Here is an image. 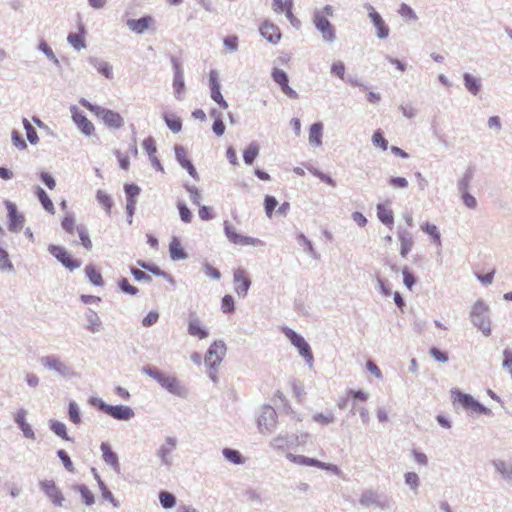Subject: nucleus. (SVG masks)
<instances>
[{
	"instance_id": "obj_62",
	"label": "nucleus",
	"mask_w": 512,
	"mask_h": 512,
	"mask_svg": "<svg viewBox=\"0 0 512 512\" xmlns=\"http://www.w3.org/2000/svg\"><path fill=\"white\" fill-rule=\"evenodd\" d=\"M124 189L127 199H135V197L140 193V188L135 184H126Z\"/></svg>"
},
{
	"instance_id": "obj_41",
	"label": "nucleus",
	"mask_w": 512,
	"mask_h": 512,
	"mask_svg": "<svg viewBox=\"0 0 512 512\" xmlns=\"http://www.w3.org/2000/svg\"><path fill=\"white\" fill-rule=\"evenodd\" d=\"M259 153L258 146L251 144L243 153V159L246 164L251 165Z\"/></svg>"
},
{
	"instance_id": "obj_42",
	"label": "nucleus",
	"mask_w": 512,
	"mask_h": 512,
	"mask_svg": "<svg viewBox=\"0 0 512 512\" xmlns=\"http://www.w3.org/2000/svg\"><path fill=\"white\" fill-rule=\"evenodd\" d=\"M421 229L427 234H429L436 244H441L440 233L434 224L425 223L421 226Z\"/></svg>"
},
{
	"instance_id": "obj_45",
	"label": "nucleus",
	"mask_w": 512,
	"mask_h": 512,
	"mask_svg": "<svg viewBox=\"0 0 512 512\" xmlns=\"http://www.w3.org/2000/svg\"><path fill=\"white\" fill-rule=\"evenodd\" d=\"M68 42L77 50L85 46L84 37L80 33H71L68 35Z\"/></svg>"
},
{
	"instance_id": "obj_16",
	"label": "nucleus",
	"mask_w": 512,
	"mask_h": 512,
	"mask_svg": "<svg viewBox=\"0 0 512 512\" xmlns=\"http://www.w3.org/2000/svg\"><path fill=\"white\" fill-rule=\"evenodd\" d=\"M260 34L270 43L277 44L281 39V31L272 22L264 21L259 28Z\"/></svg>"
},
{
	"instance_id": "obj_19",
	"label": "nucleus",
	"mask_w": 512,
	"mask_h": 512,
	"mask_svg": "<svg viewBox=\"0 0 512 512\" xmlns=\"http://www.w3.org/2000/svg\"><path fill=\"white\" fill-rule=\"evenodd\" d=\"M273 80L281 86V89L285 95L290 98H296V92L288 85L287 74L280 69H274L272 72Z\"/></svg>"
},
{
	"instance_id": "obj_32",
	"label": "nucleus",
	"mask_w": 512,
	"mask_h": 512,
	"mask_svg": "<svg viewBox=\"0 0 512 512\" xmlns=\"http://www.w3.org/2000/svg\"><path fill=\"white\" fill-rule=\"evenodd\" d=\"M96 198L99 204L105 209L106 213L110 214L113 206L111 196L104 190H98L96 193Z\"/></svg>"
},
{
	"instance_id": "obj_17",
	"label": "nucleus",
	"mask_w": 512,
	"mask_h": 512,
	"mask_svg": "<svg viewBox=\"0 0 512 512\" xmlns=\"http://www.w3.org/2000/svg\"><path fill=\"white\" fill-rule=\"evenodd\" d=\"M368 11L369 18L377 29V36L381 39L387 38L390 30L381 15L372 6L368 7Z\"/></svg>"
},
{
	"instance_id": "obj_44",
	"label": "nucleus",
	"mask_w": 512,
	"mask_h": 512,
	"mask_svg": "<svg viewBox=\"0 0 512 512\" xmlns=\"http://www.w3.org/2000/svg\"><path fill=\"white\" fill-rule=\"evenodd\" d=\"M221 309L224 313L230 314L235 310L234 299L231 295H225L221 301Z\"/></svg>"
},
{
	"instance_id": "obj_1",
	"label": "nucleus",
	"mask_w": 512,
	"mask_h": 512,
	"mask_svg": "<svg viewBox=\"0 0 512 512\" xmlns=\"http://www.w3.org/2000/svg\"><path fill=\"white\" fill-rule=\"evenodd\" d=\"M80 104L83 107L87 108L95 116L100 118L108 128L120 129L121 127H123L124 119L120 115V113L110 109L102 108L97 105H93L85 99H81Z\"/></svg>"
},
{
	"instance_id": "obj_12",
	"label": "nucleus",
	"mask_w": 512,
	"mask_h": 512,
	"mask_svg": "<svg viewBox=\"0 0 512 512\" xmlns=\"http://www.w3.org/2000/svg\"><path fill=\"white\" fill-rule=\"evenodd\" d=\"M234 290L240 297H245L251 285V280L248 273L242 269L237 268L233 273Z\"/></svg>"
},
{
	"instance_id": "obj_29",
	"label": "nucleus",
	"mask_w": 512,
	"mask_h": 512,
	"mask_svg": "<svg viewBox=\"0 0 512 512\" xmlns=\"http://www.w3.org/2000/svg\"><path fill=\"white\" fill-rule=\"evenodd\" d=\"M293 0H273V9L277 13H285L287 18H292Z\"/></svg>"
},
{
	"instance_id": "obj_46",
	"label": "nucleus",
	"mask_w": 512,
	"mask_h": 512,
	"mask_svg": "<svg viewBox=\"0 0 512 512\" xmlns=\"http://www.w3.org/2000/svg\"><path fill=\"white\" fill-rule=\"evenodd\" d=\"M223 455L225 456V458L228 461H230V462H232L234 464H241L243 462L240 453L238 451H236V450L225 448L223 450Z\"/></svg>"
},
{
	"instance_id": "obj_57",
	"label": "nucleus",
	"mask_w": 512,
	"mask_h": 512,
	"mask_svg": "<svg viewBox=\"0 0 512 512\" xmlns=\"http://www.w3.org/2000/svg\"><path fill=\"white\" fill-rule=\"evenodd\" d=\"M118 162H119V165L120 167L123 169V170H128L129 167H130V161H129V157L127 154H124L122 153L121 151L119 150H116L114 152Z\"/></svg>"
},
{
	"instance_id": "obj_25",
	"label": "nucleus",
	"mask_w": 512,
	"mask_h": 512,
	"mask_svg": "<svg viewBox=\"0 0 512 512\" xmlns=\"http://www.w3.org/2000/svg\"><path fill=\"white\" fill-rule=\"evenodd\" d=\"M377 216L383 224L389 227H391L394 223L393 211L390 208H388L385 204L377 205Z\"/></svg>"
},
{
	"instance_id": "obj_63",
	"label": "nucleus",
	"mask_w": 512,
	"mask_h": 512,
	"mask_svg": "<svg viewBox=\"0 0 512 512\" xmlns=\"http://www.w3.org/2000/svg\"><path fill=\"white\" fill-rule=\"evenodd\" d=\"M403 281L408 289H411L416 281L414 275L407 268L403 269Z\"/></svg>"
},
{
	"instance_id": "obj_21",
	"label": "nucleus",
	"mask_w": 512,
	"mask_h": 512,
	"mask_svg": "<svg viewBox=\"0 0 512 512\" xmlns=\"http://www.w3.org/2000/svg\"><path fill=\"white\" fill-rule=\"evenodd\" d=\"M154 24V19L152 16H144L140 19H132L128 20V27L137 34L144 33L147 29L151 28Z\"/></svg>"
},
{
	"instance_id": "obj_39",
	"label": "nucleus",
	"mask_w": 512,
	"mask_h": 512,
	"mask_svg": "<svg viewBox=\"0 0 512 512\" xmlns=\"http://www.w3.org/2000/svg\"><path fill=\"white\" fill-rule=\"evenodd\" d=\"M400 255L406 257L413 247V240L409 236L400 235Z\"/></svg>"
},
{
	"instance_id": "obj_40",
	"label": "nucleus",
	"mask_w": 512,
	"mask_h": 512,
	"mask_svg": "<svg viewBox=\"0 0 512 512\" xmlns=\"http://www.w3.org/2000/svg\"><path fill=\"white\" fill-rule=\"evenodd\" d=\"M50 428L51 430L56 434L58 435L59 437H61L62 439L66 440V441H69L70 438L67 434V429H66V426L64 423L60 422V421H53L50 425Z\"/></svg>"
},
{
	"instance_id": "obj_22",
	"label": "nucleus",
	"mask_w": 512,
	"mask_h": 512,
	"mask_svg": "<svg viewBox=\"0 0 512 512\" xmlns=\"http://www.w3.org/2000/svg\"><path fill=\"white\" fill-rule=\"evenodd\" d=\"M287 458L291 462L297 463V464H300V465L314 466V467H318V468H321V469H327V470L332 468L331 466H328L325 463L320 462V461H318L316 459L308 458V457L301 456V455H294V454L289 453L287 455Z\"/></svg>"
},
{
	"instance_id": "obj_36",
	"label": "nucleus",
	"mask_w": 512,
	"mask_h": 512,
	"mask_svg": "<svg viewBox=\"0 0 512 512\" xmlns=\"http://www.w3.org/2000/svg\"><path fill=\"white\" fill-rule=\"evenodd\" d=\"M61 226L66 233L73 235L74 233H77V228H79L80 225L76 224L75 219L72 216L67 215L63 218Z\"/></svg>"
},
{
	"instance_id": "obj_52",
	"label": "nucleus",
	"mask_w": 512,
	"mask_h": 512,
	"mask_svg": "<svg viewBox=\"0 0 512 512\" xmlns=\"http://www.w3.org/2000/svg\"><path fill=\"white\" fill-rule=\"evenodd\" d=\"M497 470L505 477H512V464L504 461H499L496 464Z\"/></svg>"
},
{
	"instance_id": "obj_48",
	"label": "nucleus",
	"mask_w": 512,
	"mask_h": 512,
	"mask_svg": "<svg viewBox=\"0 0 512 512\" xmlns=\"http://www.w3.org/2000/svg\"><path fill=\"white\" fill-rule=\"evenodd\" d=\"M278 202L275 197L267 195L264 200L265 212L268 217H272Z\"/></svg>"
},
{
	"instance_id": "obj_24",
	"label": "nucleus",
	"mask_w": 512,
	"mask_h": 512,
	"mask_svg": "<svg viewBox=\"0 0 512 512\" xmlns=\"http://www.w3.org/2000/svg\"><path fill=\"white\" fill-rule=\"evenodd\" d=\"M85 274L89 281L95 286H103L104 279L102 277L101 272L96 268V266L92 264H88L85 266Z\"/></svg>"
},
{
	"instance_id": "obj_61",
	"label": "nucleus",
	"mask_w": 512,
	"mask_h": 512,
	"mask_svg": "<svg viewBox=\"0 0 512 512\" xmlns=\"http://www.w3.org/2000/svg\"><path fill=\"white\" fill-rule=\"evenodd\" d=\"M405 482L407 485H409L412 489H416L419 484V478L418 475L414 472H408L405 474Z\"/></svg>"
},
{
	"instance_id": "obj_58",
	"label": "nucleus",
	"mask_w": 512,
	"mask_h": 512,
	"mask_svg": "<svg viewBox=\"0 0 512 512\" xmlns=\"http://www.w3.org/2000/svg\"><path fill=\"white\" fill-rule=\"evenodd\" d=\"M79 491L86 505H92L94 503V495L86 486H80Z\"/></svg>"
},
{
	"instance_id": "obj_14",
	"label": "nucleus",
	"mask_w": 512,
	"mask_h": 512,
	"mask_svg": "<svg viewBox=\"0 0 512 512\" xmlns=\"http://www.w3.org/2000/svg\"><path fill=\"white\" fill-rule=\"evenodd\" d=\"M6 209L8 212V228L12 232H19L25 222L23 214L17 211V207L12 202H6Z\"/></svg>"
},
{
	"instance_id": "obj_50",
	"label": "nucleus",
	"mask_w": 512,
	"mask_h": 512,
	"mask_svg": "<svg viewBox=\"0 0 512 512\" xmlns=\"http://www.w3.org/2000/svg\"><path fill=\"white\" fill-rule=\"evenodd\" d=\"M69 418L74 424H79L81 422L80 411L76 403H69Z\"/></svg>"
},
{
	"instance_id": "obj_49",
	"label": "nucleus",
	"mask_w": 512,
	"mask_h": 512,
	"mask_svg": "<svg viewBox=\"0 0 512 512\" xmlns=\"http://www.w3.org/2000/svg\"><path fill=\"white\" fill-rule=\"evenodd\" d=\"M177 207L181 220L185 223H190L192 221V213L189 208L183 202H179Z\"/></svg>"
},
{
	"instance_id": "obj_56",
	"label": "nucleus",
	"mask_w": 512,
	"mask_h": 512,
	"mask_svg": "<svg viewBox=\"0 0 512 512\" xmlns=\"http://www.w3.org/2000/svg\"><path fill=\"white\" fill-rule=\"evenodd\" d=\"M372 141L374 145L379 146L383 150H387L388 142L380 131H376L373 134Z\"/></svg>"
},
{
	"instance_id": "obj_30",
	"label": "nucleus",
	"mask_w": 512,
	"mask_h": 512,
	"mask_svg": "<svg viewBox=\"0 0 512 512\" xmlns=\"http://www.w3.org/2000/svg\"><path fill=\"white\" fill-rule=\"evenodd\" d=\"M101 451H102V454H103V459H104V461L107 464L111 465L114 468L118 467V465H119L118 457H117L116 453H114L111 450V448L109 447L108 444L102 443L101 444Z\"/></svg>"
},
{
	"instance_id": "obj_2",
	"label": "nucleus",
	"mask_w": 512,
	"mask_h": 512,
	"mask_svg": "<svg viewBox=\"0 0 512 512\" xmlns=\"http://www.w3.org/2000/svg\"><path fill=\"white\" fill-rule=\"evenodd\" d=\"M489 307L482 301L478 300L473 305L470 317L475 326H477L486 336L491 333L490 320L487 316Z\"/></svg>"
},
{
	"instance_id": "obj_53",
	"label": "nucleus",
	"mask_w": 512,
	"mask_h": 512,
	"mask_svg": "<svg viewBox=\"0 0 512 512\" xmlns=\"http://www.w3.org/2000/svg\"><path fill=\"white\" fill-rule=\"evenodd\" d=\"M399 14L408 20H416L417 19V16L414 13L413 9L405 3L401 4V6L399 8Z\"/></svg>"
},
{
	"instance_id": "obj_59",
	"label": "nucleus",
	"mask_w": 512,
	"mask_h": 512,
	"mask_svg": "<svg viewBox=\"0 0 512 512\" xmlns=\"http://www.w3.org/2000/svg\"><path fill=\"white\" fill-rule=\"evenodd\" d=\"M119 286L123 292L131 295H135L138 292V289L135 286L131 285L126 278L120 280Z\"/></svg>"
},
{
	"instance_id": "obj_20",
	"label": "nucleus",
	"mask_w": 512,
	"mask_h": 512,
	"mask_svg": "<svg viewBox=\"0 0 512 512\" xmlns=\"http://www.w3.org/2000/svg\"><path fill=\"white\" fill-rule=\"evenodd\" d=\"M188 333L189 335L196 337L200 340L205 339L209 336L208 330L202 325L201 321L194 315L190 316L188 322Z\"/></svg>"
},
{
	"instance_id": "obj_31",
	"label": "nucleus",
	"mask_w": 512,
	"mask_h": 512,
	"mask_svg": "<svg viewBox=\"0 0 512 512\" xmlns=\"http://www.w3.org/2000/svg\"><path fill=\"white\" fill-rule=\"evenodd\" d=\"M36 194H37L38 199L41 202L43 208L47 212L54 214V212H55L54 204L51 201V199L49 198V196L46 194V192L41 187H37Z\"/></svg>"
},
{
	"instance_id": "obj_9",
	"label": "nucleus",
	"mask_w": 512,
	"mask_h": 512,
	"mask_svg": "<svg viewBox=\"0 0 512 512\" xmlns=\"http://www.w3.org/2000/svg\"><path fill=\"white\" fill-rule=\"evenodd\" d=\"M99 409L117 420H129L134 416L133 410L124 405L112 406L100 401Z\"/></svg>"
},
{
	"instance_id": "obj_13",
	"label": "nucleus",
	"mask_w": 512,
	"mask_h": 512,
	"mask_svg": "<svg viewBox=\"0 0 512 512\" xmlns=\"http://www.w3.org/2000/svg\"><path fill=\"white\" fill-rule=\"evenodd\" d=\"M39 485L55 506H62L64 496L53 480H42L39 482Z\"/></svg>"
},
{
	"instance_id": "obj_5",
	"label": "nucleus",
	"mask_w": 512,
	"mask_h": 512,
	"mask_svg": "<svg viewBox=\"0 0 512 512\" xmlns=\"http://www.w3.org/2000/svg\"><path fill=\"white\" fill-rule=\"evenodd\" d=\"M224 232L228 240L234 245L257 246L261 243L260 240L256 238L238 233L236 227L228 221H224Z\"/></svg>"
},
{
	"instance_id": "obj_10",
	"label": "nucleus",
	"mask_w": 512,
	"mask_h": 512,
	"mask_svg": "<svg viewBox=\"0 0 512 512\" xmlns=\"http://www.w3.org/2000/svg\"><path fill=\"white\" fill-rule=\"evenodd\" d=\"M277 424V413L271 406L263 408L258 418V428L261 433L271 432Z\"/></svg>"
},
{
	"instance_id": "obj_27",
	"label": "nucleus",
	"mask_w": 512,
	"mask_h": 512,
	"mask_svg": "<svg viewBox=\"0 0 512 512\" xmlns=\"http://www.w3.org/2000/svg\"><path fill=\"white\" fill-rule=\"evenodd\" d=\"M170 256L173 260H181L187 257L181 242L177 238H173L169 244Z\"/></svg>"
},
{
	"instance_id": "obj_47",
	"label": "nucleus",
	"mask_w": 512,
	"mask_h": 512,
	"mask_svg": "<svg viewBox=\"0 0 512 512\" xmlns=\"http://www.w3.org/2000/svg\"><path fill=\"white\" fill-rule=\"evenodd\" d=\"M142 146L144 150L147 152L148 156H154L157 152L156 142L152 137H147L143 140Z\"/></svg>"
},
{
	"instance_id": "obj_34",
	"label": "nucleus",
	"mask_w": 512,
	"mask_h": 512,
	"mask_svg": "<svg viewBox=\"0 0 512 512\" xmlns=\"http://www.w3.org/2000/svg\"><path fill=\"white\" fill-rule=\"evenodd\" d=\"M166 445L167 446L162 447L160 449L159 455L164 463L169 464L170 463L169 455L172 452V450H174L176 447V440L173 438H168Z\"/></svg>"
},
{
	"instance_id": "obj_51",
	"label": "nucleus",
	"mask_w": 512,
	"mask_h": 512,
	"mask_svg": "<svg viewBox=\"0 0 512 512\" xmlns=\"http://www.w3.org/2000/svg\"><path fill=\"white\" fill-rule=\"evenodd\" d=\"M13 265L9 260V256L6 250L0 248V269L1 270H12Z\"/></svg>"
},
{
	"instance_id": "obj_35",
	"label": "nucleus",
	"mask_w": 512,
	"mask_h": 512,
	"mask_svg": "<svg viewBox=\"0 0 512 512\" xmlns=\"http://www.w3.org/2000/svg\"><path fill=\"white\" fill-rule=\"evenodd\" d=\"M77 234L79 236L81 245L86 250H91L92 247H93V244H92V241H91V239L89 237V233H88L87 228L84 225H80L79 228H77Z\"/></svg>"
},
{
	"instance_id": "obj_7",
	"label": "nucleus",
	"mask_w": 512,
	"mask_h": 512,
	"mask_svg": "<svg viewBox=\"0 0 512 512\" xmlns=\"http://www.w3.org/2000/svg\"><path fill=\"white\" fill-rule=\"evenodd\" d=\"M282 332L291 341V343L299 350V353L307 360L312 361L313 355L309 344L304 340L303 337L298 335L290 328H282Z\"/></svg>"
},
{
	"instance_id": "obj_6",
	"label": "nucleus",
	"mask_w": 512,
	"mask_h": 512,
	"mask_svg": "<svg viewBox=\"0 0 512 512\" xmlns=\"http://www.w3.org/2000/svg\"><path fill=\"white\" fill-rule=\"evenodd\" d=\"M48 250L63 266L71 271L81 266V261L74 259L71 254L61 246L50 245Z\"/></svg>"
},
{
	"instance_id": "obj_33",
	"label": "nucleus",
	"mask_w": 512,
	"mask_h": 512,
	"mask_svg": "<svg viewBox=\"0 0 512 512\" xmlns=\"http://www.w3.org/2000/svg\"><path fill=\"white\" fill-rule=\"evenodd\" d=\"M164 120L172 132L178 133L181 131L182 122L178 116H176L174 114H165Z\"/></svg>"
},
{
	"instance_id": "obj_28",
	"label": "nucleus",
	"mask_w": 512,
	"mask_h": 512,
	"mask_svg": "<svg viewBox=\"0 0 512 512\" xmlns=\"http://www.w3.org/2000/svg\"><path fill=\"white\" fill-rule=\"evenodd\" d=\"M323 125L321 123H314L309 129V142L311 145L320 146L322 143Z\"/></svg>"
},
{
	"instance_id": "obj_64",
	"label": "nucleus",
	"mask_w": 512,
	"mask_h": 512,
	"mask_svg": "<svg viewBox=\"0 0 512 512\" xmlns=\"http://www.w3.org/2000/svg\"><path fill=\"white\" fill-rule=\"evenodd\" d=\"M159 318V314L156 311L149 312L146 317L143 319L142 324L145 327H149L157 322Z\"/></svg>"
},
{
	"instance_id": "obj_15",
	"label": "nucleus",
	"mask_w": 512,
	"mask_h": 512,
	"mask_svg": "<svg viewBox=\"0 0 512 512\" xmlns=\"http://www.w3.org/2000/svg\"><path fill=\"white\" fill-rule=\"evenodd\" d=\"M72 119L77 127L87 136H91L95 132V127L93 123L81 112L77 110V108L73 107L72 110Z\"/></svg>"
},
{
	"instance_id": "obj_60",
	"label": "nucleus",
	"mask_w": 512,
	"mask_h": 512,
	"mask_svg": "<svg viewBox=\"0 0 512 512\" xmlns=\"http://www.w3.org/2000/svg\"><path fill=\"white\" fill-rule=\"evenodd\" d=\"M57 455L62 460L65 468L68 471L73 472L74 471V466H73V463H72L70 457L68 456V454L64 450H59L57 452Z\"/></svg>"
},
{
	"instance_id": "obj_38",
	"label": "nucleus",
	"mask_w": 512,
	"mask_h": 512,
	"mask_svg": "<svg viewBox=\"0 0 512 512\" xmlns=\"http://www.w3.org/2000/svg\"><path fill=\"white\" fill-rule=\"evenodd\" d=\"M93 64L97 71L105 76L107 79L113 78L112 66L105 61H93Z\"/></svg>"
},
{
	"instance_id": "obj_26",
	"label": "nucleus",
	"mask_w": 512,
	"mask_h": 512,
	"mask_svg": "<svg viewBox=\"0 0 512 512\" xmlns=\"http://www.w3.org/2000/svg\"><path fill=\"white\" fill-rule=\"evenodd\" d=\"M42 364L45 367L56 370L60 373H65L67 371V366L62 361H60L59 358L54 356H47L42 358Z\"/></svg>"
},
{
	"instance_id": "obj_37",
	"label": "nucleus",
	"mask_w": 512,
	"mask_h": 512,
	"mask_svg": "<svg viewBox=\"0 0 512 512\" xmlns=\"http://www.w3.org/2000/svg\"><path fill=\"white\" fill-rule=\"evenodd\" d=\"M465 87L469 92L476 95L480 91V84L477 78L466 73L464 75Z\"/></svg>"
},
{
	"instance_id": "obj_4",
	"label": "nucleus",
	"mask_w": 512,
	"mask_h": 512,
	"mask_svg": "<svg viewBox=\"0 0 512 512\" xmlns=\"http://www.w3.org/2000/svg\"><path fill=\"white\" fill-rule=\"evenodd\" d=\"M453 403L460 404L463 408L473 414H488L490 410L477 402L471 395L464 394L460 391H452Z\"/></svg>"
},
{
	"instance_id": "obj_11",
	"label": "nucleus",
	"mask_w": 512,
	"mask_h": 512,
	"mask_svg": "<svg viewBox=\"0 0 512 512\" xmlns=\"http://www.w3.org/2000/svg\"><path fill=\"white\" fill-rule=\"evenodd\" d=\"M226 354V346L222 341H214L205 356V362L210 367L214 368L221 363Z\"/></svg>"
},
{
	"instance_id": "obj_43",
	"label": "nucleus",
	"mask_w": 512,
	"mask_h": 512,
	"mask_svg": "<svg viewBox=\"0 0 512 512\" xmlns=\"http://www.w3.org/2000/svg\"><path fill=\"white\" fill-rule=\"evenodd\" d=\"M159 500L161 505L166 509L172 508L176 503L175 496L165 491L159 494Z\"/></svg>"
},
{
	"instance_id": "obj_18",
	"label": "nucleus",
	"mask_w": 512,
	"mask_h": 512,
	"mask_svg": "<svg viewBox=\"0 0 512 512\" xmlns=\"http://www.w3.org/2000/svg\"><path fill=\"white\" fill-rule=\"evenodd\" d=\"M174 150H175L176 159L178 160L180 165L188 171L190 176H192L195 179L198 178L197 171H196L195 167L193 166L191 161L188 159L187 150L183 146H180V145H176Z\"/></svg>"
},
{
	"instance_id": "obj_3",
	"label": "nucleus",
	"mask_w": 512,
	"mask_h": 512,
	"mask_svg": "<svg viewBox=\"0 0 512 512\" xmlns=\"http://www.w3.org/2000/svg\"><path fill=\"white\" fill-rule=\"evenodd\" d=\"M144 372L153 379H155L163 388L168 390L170 393L176 395L182 394V387L179 381L174 376L166 375L154 368H145Z\"/></svg>"
},
{
	"instance_id": "obj_54",
	"label": "nucleus",
	"mask_w": 512,
	"mask_h": 512,
	"mask_svg": "<svg viewBox=\"0 0 512 512\" xmlns=\"http://www.w3.org/2000/svg\"><path fill=\"white\" fill-rule=\"evenodd\" d=\"M211 98L217 103L219 104V106L223 109H227L228 108V104L227 102L224 100L222 94H221V91H220V88H216V89H212L211 90Z\"/></svg>"
},
{
	"instance_id": "obj_23",
	"label": "nucleus",
	"mask_w": 512,
	"mask_h": 512,
	"mask_svg": "<svg viewBox=\"0 0 512 512\" xmlns=\"http://www.w3.org/2000/svg\"><path fill=\"white\" fill-rule=\"evenodd\" d=\"M26 411L24 409H20L15 414V421L19 425L22 430L24 436L26 438L34 439L35 434L32 430L31 426L26 422Z\"/></svg>"
},
{
	"instance_id": "obj_55",
	"label": "nucleus",
	"mask_w": 512,
	"mask_h": 512,
	"mask_svg": "<svg viewBox=\"0 0 512 512\" xmlns=\"http://www.w3.org/2000/svg\"><path fill=\"white\" fill-rule=\"evenodd\" d=\"M345 70L346 68L344 63L340 61L333 63L331 66V73L340 79H344Z\"/></svg>"
},
{
	"instance_id": "obj_8",
	"label": "nucleus",
	"mask_w": 512,
	"mask_h": 512,
	"mask_svg": "<svg viewBox=\"0 0 512 512\" xmlns=\"http://www.w3.org/2000/svg\"><path fill=\"white\" fill-rule=\"evenodd\" d=\"M313 23L315 27L320 31L322 38L326 42H333L336 39V30L335 27L330 23L328 19L325 18V15L322 14H314Z\"/></svg>"
}]
</instances>
